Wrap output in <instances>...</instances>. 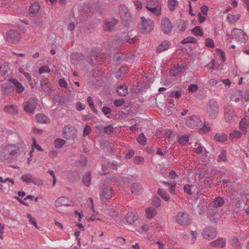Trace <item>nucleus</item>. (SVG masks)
Returning a JSON list of instances; mask_svg holds the SVG:
<instances>
[{"instance_id": "f257e3e1", "label": "nucleus", "mask_w": 249, "mask_h": 249, "mask_svg": "<svg viewBox=\"0 0 249 249\" xmlns=\"http://www.w3.org/2000/svg\"><path fill=\"white\" fill-rule=\"evenodd\" d=\"M219 111V106L217 102L214 99L209 100L206 105V113L208 117L211 119L216 118Z\"/></svg>"}, {"instance_id": "f03ea898", "label": "nucleus", "mask_w": 249, "mask_h": 249, "mask_svg": "<svg viewBox=\"0 0 249 249\" xmlns=\"http://www.w3.org/2000/svg\"><path fill=\"white\" fill-rule=\"evenodd\" d=\"M21 37L19 32L16 30H10L6 33V39L10 43L15 44L18 42Z\"/></svg>"}, {"instance_id": "7ed1b4c3", "label": "nucleus", "mask_w": 249, "mask_h": 249, "mask_svg": "<svg viewBox=\"0 0 249 249\" xmlns=\"http://www.w3.org/2000/svg\"><path fill=\"white\" fill-rule=\"evenodd\" d=\"M176 222L181 226H188L191 223V219L187 213L178 212L176 216Z\"/></svg>"}, {"instance_id": "20e7f679", "label": "nucleus", "mask_w": 249, "mask_h": 249, "mask_svg": "<svg viewBox=\"0 0 249 249\" xmlns=\"http://www.w3.org/2000/svg\"><path fill=\"white\" fill-rule=\"evenodd\" d=\"M4 153V159L9 163L16 159L18 155V150L10 146L5 150Z\"/></svg>"}, {"instance_id": "39448f33", "label": "nucleus", "mask_w": 249, "mask_h": 249, "mask_svg": "<svg viewBox=\"0 0 249 249\" xmlns=\"http://www.w3.org/2000/svg\"><path fill=\"white\" fill-rule=\"evenodd\" d=\"M141 20L142 23L141 30L144 33H150L153 29L154 21L150 19H145L143 17L141 18Z\"/></svg>"}, {"instance_id": "423d86ee", "label": "nucleus", "mask_w": 249, "mask_h": 249, "mask_svg": "<svg viewBox=\"0 0 249 249\" xmlns=\"http://www.w3.org/2000/svg\"><path fill=\"white\" fill-rule=\"evenodd\" d=\"M77 130L72 126H65L63 129V136L66 139L73 140L76 136Z\"/></svg>"}, {"instance_id": "0eeeda50", "label": "nucleus", "mask_w": 249, "mask_h": 249, "mask_svg": "<svg viewBox=\"0 0 249 249\" xmlns=\"http://www.w3.org/2000/svg\"><path fill=\"white\" fill-rule=\"evenodd\" d=\"M37 105V100L34 97L29 99L24 107V110L29 113L33 114Z\"/></svg>"}, {"instance_id": "6e6552de", "label": "nucleus", "mask_w": 249, "mask_h": 249, "mask_svg": "<svg viewBox=\"0 0 249 249\" xmlns=\"http://www.w3.org/2000/svg\"><path fill=\"white\" fill-rule=\"evenodd\" d=\"M188 127L191 128H196L201 125V121L199 117L197 116H192L186 121V123Z\"/></svg>"}, {"instance_id": "1a4fd4ad", "label": "nucleus", "mask_w": 249, "mask_h": 249, "mask_svg": "<svg viewBox=\"0 0 249 249\" xmlns=\"http://www.w3.org/2000/svg\"><path fill=\"white\" fill-rule=\"evenodd\" d=\"M21 179L28 184L33 183L37 185H42L43 184L42 180L34 178L30 174H26L22 175L21 177Z\"/></svg>"}, {"instance_id": "9d476101", "label": "nucleus", "mask_w": 249, "mask_h": 249, "mask_svg": "<svg viewBox=\"0 0 249 249\" xmlns=\"http://www.w3.org/2000/svg\"><path fill=\"white\" fill-rule=\"evenodd\" d=\"M233 37L242 42H246L248 39V36L242 30L235 28L231 32Z\"/></svg>"}, {"instance_id": "9b49d317", "label": "nucleus", "mask_w": 249, "mask_h": 249, "mask_svg": "<svg viewBox=\"0 0 249 249\" xmlns=\"http://www.w3.org/2000/svg\"><path fill=\"white\" fill-rule=\"evenodd\" d=\"M217 235L215 229L212 227H209L204 229L202 233L203 237L207 240H212Z\"/></svg>"}, {"instance_id": "f8f14e48", "label": "nucleus", "mask_w": 249, "mask_h": 249, "mask_svg": "<svg viewBox=\"0 0 249 249\" xmlns=\"http://www.w3.org/2000/svg\"><path fill=\"white\" fill-rule=\"evenodd\" d=\"M160 25L161 30L165 34L171 33L173 27L169 19L166 17L162 19Z\"/></svg>"}, {"instance_id": "ddd939ff", "label": "nucleus", "mask_w": 249, "mask_h": 249, "mask_svg": "<svg viewBox=\"0 0 249 249\" xmlns=\"http://www.w3.org/2000/svg\"><path fill=\"white\" fill-rule=\"evenodd\" d=\"M40 85L42 90L47 94H50L51 84L49 80L46 78H43L40 81Z\"/></svg>"}, {"instance_id": "4468645a", "label": "nucleus", "mask_w": 249, "mask_h": 249, "mask_svg": "<svg viewBox=\"0 0 249 249\" xmlns=\"http://www.w3.org/2000/svg\"><path fill=\"white\" fill-rule=\"evenodd\" d=\"M234 115V110L229 107H224V118L226 122L231 123L233 119Z\"/></svg>"}, {"instance_id": "2eb2a0df", "label": "nucleus", "mask_w": 249, "mask_h": 249, "mask_svg": "<svg viewBox=\"0 0 249 249\" xmlns=\"http://www.w3.org/2000/svg\"><path fill=\"white\" fill-rule=\"evenodd\" d=\"M118 21L113 19L111 21H107L105 22L104 29L106 31L111 32L114 29V26L117 24Z\"/></svg>"}, {"instance_id": "dca6fc26", "label": "nucleus", "mask_w": 249, "mask_h": 249, "mask_svg": "<svg viewBox=\"0 0 249 249\" xmlns=\"http://www.w3.org/2000/svg\"><path fill=\"white\" fill-rule=\"evenodd\" d=\"M1 89L4 94H8L13 92L15 87L8 83H4L1 85Z\"/></svg>"}, {"instance_id": "f3484780", "label": "nucleus", "mask_w": 249, "mask_h": 249, "mask_svg": "<svg viewBox=\"0 0 249 249\" xmlns=\"http://www.w3.org/2000/svg\"><path fill=\"white\" fill-rule=\"evenodd\" d=\"M119 14L122 19L127 20L130 18V14L127 8L124 6H121L119 9Z\"/></svg>"}, {"instance_id": "a211bd4d", "label": "nucleus", "mask_w": 249, "mask_h": 249, "mask_svg": "<svg viewBox=\"0 0 249 249\" xmlns=\"http://www.w3.org/2000/svg\"><path fill=\"white\" fill-rule=\"evenodd\" d=\"M114 191L110 186L105 187L102 191V197L106 199H109L112 196Z\"/></svg>"}, {"instance_id": "6ab92c4d", "label": "nucleus", "mask_w": 249, "mask_h": 249, "mask_svg": "<svg viewBox=\"0 0 249 249\" xmlns=\"http://www.w3.org/2000/svg\"><path fill=\"white\" fill-rule=\"evenodd\" d=\"M142 186L139 183H134L131 185V191L133 195H138L142 192Z\"/></svg>"}, {"instance_id": "aec40b11", "label": "nucleus", "mask_w": 249, "mask_h": 249, "mask_svg": "<svg viewBox=\"0 0 249 249\" xmlns=\"http://www.w3.org/2000/svg\"><path fill=\"white\" fill-rule=\"evenodd\" d=\"M171 46L170 41L164 40L162 41L157 47V52L158 53L167 50Z\"/></svg>"}, {"instance_id": "412c9836", "label": "nucleus", "mask_w": 249, "mask_h": 249, "mask_svg": "<svg viewBox=\"0 0 249 249\" xmlns=\"http://www.w3.org/2000/svg\"><path fill=\"white\" fill-rule=\"evenodd\" d=\"M138 218L137 214L132 212H128L126 216V220L129 224H133Z\"/></svg>"}, {"instance_id": "4be33fe9", "label": "nucleus", "mask_w": 249, "mask_h": 249, "mask_svg": "<svg viewBox=\"0 0 249 249\" xmlns=\"http://www.w3.org/2000/svg\"><path fill=\"white\" fill-rule=\"evenodd\" d=\"M54 204L57 207L63 206H69L68 198L63 196L60 197L55 200Z\"/></svg>"}, {"instance_id": "5701e85b", "label": "nucleus", "mask_w": 249, "mask_h": 249, "mask_svg": "<svg viewBox=\"0 0 249 249\" xmlns=\"http://www.w3.org/2000/svg\"><path fill=\"white\" fill-rule=\"evenodd\" d=\"M40 5L38 2L32 4L29 8V14L31 16H35L39 11Z\"/></svg>"}, {"instance_id": "b1692460", "label": "nucleus", "mask_w": 249, "mask_h": 249, "mask_svg": "<svg viewBox=\"0 0 249 249\" xmlns=\"http://www.w3.org/2000/svg\"><path fill=\"white\" fill-rule=\"evenodd\" d=\"M210 245L213 247L223 248L226 245V240L223 238L218 239L211 242Z\"/></svg>"}, {"instance_id": "393cba45", "label": "nucleus", "mask_w": 249, "mask_h": 249, "mask_svg": "<svg viewBox=\"0 0 249 249\" xmlns=\"http://www.w3.org/2000/svg\"><path fill=\"white\" fill-rule=\"evenodd\" d=\"M83 55L81 53H73L71 55L72 63L74 64H77L78 62L83 60Z\"/></svg>"}, {"instance_id": "a878e982", "label": "nucleus", "mask_w": 249, "mask_h": 249, "mask_svg": "<svg viewBox=\"0 0 249 249\" xmlns=\"http://www.w3.org/2000/svg\"><path fill=\"white\" fill-rule=\"evenodd\" d=\"M185 70L184 66H174L170 71V74L173 76H176Z\"/></svg>"}, {"instance_id": "bb28decb", "label": "nucleus", "mask_w": 249, "mask_h": 249, "mask_svg": "<svg viewBox=\"0 0 249 249\" xmlns=\"http://www.w3.org/2000/svg\"><path fill=\"white\" fill-rule=\"evenodd\" d=\"M37 121L40 123H50V120L46 116L43 114H37L36 115Z\"/></svg>"}, {"instance_id": "cd10ccee", "label": "nucleus", "mask_w": 249, "mask_h": 249, "mask_svg": "<svg viewBox=\"0 0 249 249\" xmlns=\"http://www.w3.org/2000/svg\"><path fill=\"white\" fill-rule=\"evenodd\" d=\"M4 111L12 115H15L18 112L16 107L14 105H8L4 107Z\"/></svg>"}, {"instance_id": "c85d7f7f", "label": "nucleus", "mask_w": 249, "mask_h": 249, "mask_svg": "<svg viewBox=\"0 0 249 249\" xmlns=\"http://www.w3.org/2000/svg\"><path fill=\"white\" fill-rule=\"evenodd\" d=\"M127 67H121L118 71L115 73V77L117 79H119L122 77H123L126 73V71H128Z\"/></svg>"}, {"instance_id": "c756f323", "label": "nucleus", "mask_w": 249, "mask_h": 249, "mask_svg": "<svg viewBox=\"0 0 249 249\" xmlns=\"http://www.w3.org/2000/svg\"><path fill=\"white\" fill-rule=\"evenodd\" d=\"M33 25L39 29L41 28L43 25L42 18L40 16H38L35 18L33 20Z\"/></svg>"}, {"instance_id": "7c9ffc66", "label": "nucleus", "mask_w": 249, "mask_h": 249, "mask_svg": "<svg viewBox=\"0 0 249 249\" xmlns=\"http://www.w3.org/2000/svg\"><path fill=\"white\" fill-rule=\"evenodd\" d=\"M214 139L218 142H224L228 139V136L226 134L223 133H216L214 137Z\"/></svg>"}, {"instance_id": "2f4dec72", "label": "nucleus", "mask_w": 249, "mask_h": 249, "mask_svg": "<svg viewBox=\"0 0 249 249\" xmlns=\"http://www.w3.org/2000/svg\"><path fill=\"white\" fill-rule=\"evenodd\" d=\"M117 91L120 96H125L128 92L127 88L124 85H120L117 88Z\"/></svg>"}, {"instance_id": "473e14b6", "label": "nucleus", "mask_w": 249, "mask_h": 249, "mask_svg": "<svg viewBox=\"0 0 249 249\" xmlns=\"http://www.w3.org/2000/svg\"><path fill=\"white\" fill-rule=\"evenodd\" d=\"M91 181V174L89 172L86 173L83 178L82 181L86 186H89Z\"/></svg>"}, {"instance_id": "72a5a7b5", "label": "nucleus", "mask_w": 249, "mask_h": 249, "mask_svg": "<svg viewBox=\"0 0 249 249\" xmlns=\"http://www.w3.org/2000/svg\"><path fill=\"white\" fill-rule=\"evenodd\" d=\"M224 203L225 201L223 198L221 196H218L213 201V205L214 207L217 208L218 207H221Z\"/></svg>"}, {"instance_id": "f704fd0d", "label": "nucleus", "mask_w": 249, "mask_h": 249, "mask_svg": "<svg viewBox=\"0 0 249 249\" xmlns=\"http://www.w3.org/2000/svg\"><path fill=\"white\" fill-rule=\"evenodd\" d=\"M249 126V123L246 118H243L241 119L240 124L239 126L240 128L243 131H244L245 133L247 132V128Z\"/></svg>"}, {"instance_id": "c9c22d12", "label": "nucleus", "mask_w": 249, "mask_h": 249, "mask_svg": "<svg viewBox=\"0 0 249 249\" xmlns=\"http://www.w3.org/2000/svg\"><path fill=\"white\" fill-rule=\"evenodd\" d=\"M158 193L160 196L165 201H168L170 199L169 195L163 189H159Z\"/></svg>"}, {"instance_id": "e433bc0d", "label": "nucleus", "mask_w": 249, "mask_h": 249, "mask_svg": "<svg viewBox=\"0 0 249 249\" xmlns=\"http://www.w3.org/2000/svg\"><path fill=\"white\" fill-rule=\"evenodd\" d=\"M192 33L197 36H202L203 35L202 29L198 26H196L192 29Z\"/></svg>"}, {"instance_id": "4c0bfd02", "label": "nucleus", "mask_w": 249, "mask_h": 249, "mask_svg": "<svg viewBox=\"0 0 249 249\" xmlns=\"http://www.w3.org/2000/svg\"><path fill=\"white\" fill-rule=\"evenodd\" d=\"M138 143L142 145H145L147 143V139L143 133H141L137 138Z\"/></svg>"}, {"instance_id": "58836bf2", "label": "nucleus", "mask_w": 249, "mask_h": 249, "mask_svg": "<svg viewBox=\"0 0 249 249\" xmlns=\"http://www.w3.org/2000/svg\"><path fill=\"white\" fill-rule=\"evenodd\" d=\"M156 211L153 207L148 208L146 209V216L148 218H153L156 215Z\"/></svg>"}, {"instance_id": "ea45409f", "label": "nucleus", "mask_w": 249, "mask_h": 249, "mask_svg": "<svg viewBox=\"0 0 249 249\" xmlns=\"http://www.w3.org/2000/svg\"><path fill=\"white\" fill-rule=\"evenodd\" d=\"M227 160V152L225 150L222 149L220 154L218 156L217 161L218 162L226 161Z\"/></svg>"}, {"instance_id": "a19ab883", "label": "nucleus", "mask_w": 249, "mask_h": 249, "mask_svg": "<svg viewBox=\"0 0 249 249\" xmlns=\"http://www.w3.org/2000/svg\"><path fill=\"white\" fill-rule=\"evenodd\" d=\"M182 94L181 90H172L169 94V97H175L178 99L180 97Z\"/></svg>"}, {"instance_id": "79ce46f5", "label": "nucleus", "mask_w": 249, "mask_h": 249, "mask_svg": "<svg viewBox=\"0 0 249 249\" xmlns=\"http://www.w3.org/2000/svg\"><path fill=\"white\" fill-rule=\"evenodd\" d=\"M187 22L183 20H180L178 25V28L180 32H184L187 28Z\"/></svg>"}, {"instance_id": "37998d69", "label": "nucleus", "mask_w": 249, "mask_h": 249, "mask_svg": "<svg viewBox=\"0 0 249 249\" xmlns=\"http://www.w3.org/2000/svg\"><path fill=\"white\" fill-rule=\"evenodd\" d=\"M240 17V15H232L231 14L228 15L227 18L229 20L230 22L234 23L238 20Z\"/></svg>"}, {"instance_id": "c03bdc74", "label": "nucleus", "mask_w": 249, "mask_h": 249, "mask_svg": "<svg viewBox=\"0 0 249 249\" xmlns=\"http://www.w3.org/2000/svg\"><path fill=\"white\" fill-rule=\"evenodd\" d=\"M196 39L193 36H188L184 39H183L181 43L182 44H186V43H195L196 42Z\"/></svg>"}, {"instance_id": "a18cd8bd", "label": "nucleus", "mask_w": 249, "mask_h": 249, "mask_svg": "<svg viewBox=\"0 0 249 249\" xmlns=\"http://www.w3.org/2000/svg\"><path fill=\"white\" fill-rule=\"evenodd\" d=\"M65 142V141L61 139H57L54 142L55 146L58 148H61L64 145Z\"/></svg>"}, {"instance_id": "49530a36", "label": "nucleus", "mask_w": 249, "mask_h": 249, "mask_svg": "<svg viewBox=\"0 0 249 249\" xmlns=\"http://www.w3.org/2000/svg\"><path fill=\"white\" fill-rule=\"evenodd\" d=\"M242 136V133L238 131H234L230 134V138L231 140L234 139H239Z\"/></svg>"}, {"instance_id": "de8ad7c7", "label": "nucleus", "mask_w": 249, "mask_h": 249, "mask_svg": "<svg viewBox=\"0 0 249 249\" xmlns=\"http://www.w3.org/2000/svg\"><path fill=\"white\" fill-rule=\"evenodd\" d=\"M146 8L147 9L151 12L152 13L154 14L157 16H159L160 14V11L159 9H158L159 7H151L149 6H146Z\"/></svg>"}, {"instance_id": "09e8293b", "label": "nucleus", "mask_w": 249, "mask_h": 249, "mask_svg": "<svg viewBox=\"0 0 249 249\" xmlns=\"http://www.w3.org/2000/svg\"><path fill=\"white\" fill-rule=\"evenodd\" d=\"M178 3L177 0H168V5L170 10L173 11Z\"/></svg>"}, {"instance_id": "8fccbe9b", "label": "nucleus", "mask_w": 249, "mask_h": 249, "mask_svg": "<svg viewBox=\"0 0 249 249\" xmlns=\"http://www.w3.org/2000/svg\"><path fill=\"white\" fill-rule=\"evenodd\" d=\"M146 6L151 7H159V2L158 0H149Z\"/></svg>"}, {"instance_id": "3c124183", "label": "nucleus", "mask_w": 249, "mask_h": 249, "mask_svg": "<svg viewBox=\"0 0 249 249\" xmlns=\"http://www.w3.org/2000/svg\"><path fill=\"white\" fill-rule=\"evenodd\" d=\"M27 217L29 219V222L33 224L36 229H39V227L37 226V223L34 217H32L30 213H27Z\"/></svg>"}, {"instance_id": "603ef678", "label": "nucleus", "mask_w": 249, "mask_h": 249, "mask_svg": "<svg viewBox=\"0 0 249 249\" xmlns=\"http://www.w3.org/2000/svg\"><path fill=\"white\" fill-rule=\"evenodd\" d=\"M178 141L180 144L184 145L188 142L189 137L187 135L182 136L179 138Z\"/></svg>"}, {"instance_id": "864d4df0", "label": "nucleus", "mask_w": 249, "mask_h": 249, "mask_svg": "<svg viewBox=\"0 0 249 249\" xmlns=\"http://www.w3.org/2000/svg\"><path fill=\"white\" fill-rule=\"evenodd\" d=\"M123 41L124 42H128L129 44H134L136 42V38L135 37L131 38L130 36H126L124 37Z\"/></svg>"}, {"instance_id": "5fc2aeb1", "label": "nucleus", "mask_w": 249, "mask_h": 249, "mask_svg": "<svg viewBox=\"0 0 249 249\" xmlns=\"http://www.w3.org/2000/svg\"><path fill=\"white\" fill-rule=\"evenodd\" d=\"M50 70L49 67L47 66H41L38 71V72L40 74H42L43 73H49L50 72Z\"/></svg>"}, {"instance_id": "6e6d98bb", "label": "nucleus", "mask_w": 249, "mask_h": 249, "mask_svg": "<svg viewBox=\"0 0 249 249\" xmlns=\"http://www.w3.org/2000/svg\"><path fill=\"white\" fill-rule=\"evenodd\" d=\"M14 86L15 87V89L16 88V91L18 93H21L24 90V88L23 86L19 82L17 83Z\"/></svg>"}, {"instance_id": "4d7b16f0", "label": "nucleus", "mask_w": 249, "mask_h": 249, "mask_svg": "<svg viewBox=\"0 0 249 249\" xmlns=\"http://www.w3.org/2000/svg\"><path fill=\"white\" fill-rule=\"evenodd\" d=\"M231 245L234 248H238L240 246V242L239 239L237 238H233L231 241Z\"/></svg>"}, {"instance_id": "13d9d810", "label": "nucleus", "mask_w": 249, "mask_h": 249, "mask_svg": "<svg viewBox=\"0 0 249 249\" xmlns=\"http://www.w3.org/2000/svg\"><path fill=\"white\" fill-rule=\"evenodd\" d=\"M104 132L107 134H110L113 133L114 130V128L112 125H109L104 127Z\"/></svg>"}, {"instance_id": "bf43d9fd", "label": "nucleus", "mask_w": 249, "mask_h": 249, "mask_svg": "<svg viewBox=\"0 0 249 249\" xmlns=\"http://www.w3.org/2000/svg\"><path fill=\"white\" fill-rule=\"evenodd\" d=\"M188 89L189 92H195L198 89V86L196 84H191L189 86Z\"/></svg>"}, {"instance_id": "052dcab7", "label": "nucleus", "mask_w": 249, "mask_h": 249, "mask_svg": "<svg viewBox=\"0 0 249 249\" xmlns=\"http://www.w3.org/2000/svg\"><path fill=\"white\" fill-rule=\"evenodd\" d=\"M205 45L207 47H210V48H214V44L213 41L211 39V38H207L205 40Z\"/></svg>"}, {"instance_id": "680f3d73", "label": "nucleus", "mask_w": 249, "mask_h": 249, "mask_svg": "<svg viewBox=\"0 0 249 249\" xmlns=\"http://www.w3.org/2000/svg\"><path fill=\"white\" fill-rule=\"evenodd\" d=\"M19 71L22 74H24V75L26 77L27 79L29 81H31L32 80V77L30 75V74L28 72H26L24 71V70L22 68H19Z\"/></svg>"}, {"instance_id": "e2e57ef3", "label": "nucleus", "mask_w": 249, "mask_h": 249, "mask_svg": "<svg viewBox=\"0 0 249 249\" xmlns=\"http://www.w3.org/2000/svg\"><path fill=\"white\" fill-rule=\"evenodd\" d=\"M124 103V99H116L113 101V104L116 107H120L122 106Z\"/></svg>"}, {"instance_id": "0e129e2a", "label": "nucleus", "mask_w": 249, "mask_h": 249, "mask_svg": "<svg viewBox=\"0 0 249 249\" xmlns=\"http://www.w3.org/2000/svg\"><path fill=\"white\" fill-rule=\"evenodd\" d=\"M144 161L143 158L139 156H136L133 159L134 163L136 164H139Z\"/></svg>"}, {"instance_id": "69168bd1", "label": "nucleus", "mask_w": 249, "mask_h": 249, "mask_svg": "<svg viewBox=\"0 0 249 249\" xmlns=\"http://www.w3.org/2000/svg\"><path fill=\"white\" fill-rule=\"evenodd\" d=\"M87 159H86V158L84 157H81V159L79 160L78 162V164L79 166H85L87 164Z\"/></svg>"}, {"instance_id": "338daca9", "label": "nucleus", "mask_w": 249, "mask_h": 249, "mask_svg": "<svg viewBox=\"0 0 249 249\" xmlns=\"http://www.w3.org/2000/svg\"><path fill=\"white\" fill-rule=\"evenodd\" d=\"M176 185V182H173L172 184L169 187V191L171 194H175Z\"/></svg>"}, {"instance_id": "774afa93", "label": "nucleus", "mask_w": 249, "mask_h": 249, "mask_svg": "<svg viewBox=\"0 0 249 249\" xmlns=\"http://www.w3.org/2000/svg\"><path fill=\"white\" fill-rule=\"evenodd\" d=\"M191 186L189 184H186L184 186V192L186 194H187L189 195L192 194V193L191 192Z\"/></svg>"}]
</instances>
